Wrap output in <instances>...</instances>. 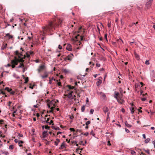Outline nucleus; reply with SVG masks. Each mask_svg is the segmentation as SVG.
<instances>
[{
    "mask_svg": "<svg viewBox=\"0 0 155 155\" xmlns=\"http://www.w3.org/2000/svg\"><path fill=\"white\" fill-rule=\"evenodd\" d=\"M45 140L46 141H47V142L46 143V145H49V142L48 141H47V140L46 139H45Z\"/></svg>",
    "mask_w": 155,
    "mask_h": 155,
    "instance_id": "a18cd8bd",
    "label": "nucleus"
},
{
    "mask_svg": "<svg viewBox=\"0 0 155 155\" xmlns=\"http://www.w3.org/2000/svg\"><path fill=\"white\" fill-rule=\"evenodd\" d=\"M53 128L55 129L56 130H60V128L58 127H56L55 128L54 127H53Z\"/></svg>",
    "mask_w": 155,
    "mask_h": 155,
    "instance_id": "2f4dec72",
    "label": "nucleus"
},
{
    "mask_svg": "<svg viewBox=\"0 0 155 155\" xmlns=\"http://www.w3.org/2000/svg\"><path fill=\"white\" fill-rule=\"evenodd\" d=\"M141 100L143 101H145V100H146V98L145 97H142L141 98Z\"/></svg>",
    "mask_w": 155,
    "mask_h": 155,
    "instance_id": "c9c22d12",
    "label": "nucleus"
},
{
    "mask_svg": "<svg viewBox=\"0 0 155 155\" xmlns=\"http://www.w3.org/2000/svg\"><path fill=\"white\" fill-rule=\"evenodd\" d=\"M26 55H27V57L28 58H29L30 56V54L28 53H26Z\"/></svg>",
    "mask_w": 155,
    "mask_h": 155,
    "instance_id": "09e8293b",
    "label": "nucleus"
},
{
    "mask_svg": "<svg viewBox=\"0 0 155 155\" xmlns=\"http://www.w3.org/2000/svg\"><path fill=\"white\" fill-rule=\"evenodd\" d=\"M54 108V107H51L50 109H51V110H50L49 112L50 113L52 112Z\"/></svg>",
    "mask_w": 155,
    "mask_h": 155,
    "instance_id": "bb28decb",
    "label": "nucleus"
},
{
    "mask_svg": "<svg viewBox=\"0 0 155 155\" xmlns=\"http://www.w3.org/2000/svg\"><path fill=\"white\" fill-rule=\"evenodd\" d=\"M60 141L59 139H56V141H55L54 142L56 146L58 145V144L59 143Z\"/></svg>",
    "mask_w": 155,
    "mask_h": 155,
    "instance_id": "6ab92c4d",
    "label": "nucleus"
},
{
    "mask_svg": "<svg viewBox=\"0 0 155 155\" xmlns=\"http://www.w3.org/2000/svg\"><path fill=\"white\" fill-rule=\"evenodd\" d=\"M14 141L15 142V143H18V142H19V141L17 139H15V140H14Z\"/></svg>",
    "mask_w": 155,
    "mask_h": 155,
    "instance_id": "4d7b16f0",
    "label": "nucleus"
},
{
    "mask_svg": "<svg viewBox=\"0 0 155 155\" xmlns=\"http://www.w3.org/2000/svg\"><path fill=\"white\" fill-rule=\"evenodd\" d=\"M67 87L70 90H72L74 89V90H76V89L74 86H72L70 85H67Z\"/></svg>",
    "mask_w": 155,
    "mask_h": 155,
    "instance_id": "f3484780",
    "label": "nucleus"
},
{
    "mask_svg": "<svg viewBox=\"0 0 155 155\" xmlns=\"http://www.w3.org/2000/svg\"><path fill=\"white\" fill-rule=\"evenodd\" d=\"M122 96H121V95L120 96V95L119 93L118 92H117L116 91H114V97L116 99L121 97Z\"/></svg>",
    "mask_w": 155,
    "mask_h": 155,
    "instance_id": "20e7f679",
    "label": "nucleus"
},
{
    "mask_svg": "<svg viewBox=\"0 0 155 155\" xmlns=\"http://www.w3.org/2000/svg\"><path fill=\"white\" fill-rule=\"evenodd\" d=\"M111 43H112V45H114V46H117V41H116V42H114V41H112L111 42Z\"/></svg>",
    "mask_w": 155,
    "mask_h": 155,
    "instance_id": "393cba45",
    "label": "nucleus"
},
{
    "mask_svg": "<svg viewBox=\"0 0 155 155\" xmlns=\"http://www.w3.org/2000/svg\"><path fill=\"white\" fill-rule=\"evenodd\" d=\"M24 141H20L19 142H18V144H20V143H24Z\"/></svg>",
    "mask_w": 155,
    "mask_h": 155,
    "instance_id": "0e129e2a",
    "label": "nucleus"
},
{
    "mask_svg": "<svg viewBox=\"0 0 155 155\" xmlns=\"http://www.w3.org/2000/svg\"><path fill=\"white\" fill-rule=\"evenodd\" d=\"M70 130L71 131L74 132L75 130L74 128H70Z\"/></svg>",
    "mask_w": 155,
    "mask_h": 155,
    "instance_id": "58836bf2",
    "label": "nucleus"
},
{
    "mask_svg": "<svg viewBox=\"0 0 155 155\" xmlns=\"http://www.w3.org/2000/svg\"><path fill=\"white\" fill-rule=\"evenodd\" d=\"M48 74L47 72L45 71L44 72V75H41V77L42 79L48 77Z\"/></svg>",
    "mask_w": 155,
    "mask_h": 155,
    "instance_id": "1a4fd4ad",
    "label": "nucleus"
},
{
    "mask_svg": "<svg viewBox=\"0 0 155 155\" xmlns=\"http://www.w3.org/2000/svg\"><path fill=\"white\" fill-rule=\"evenodd\" d=\"M80 37V40L81 41H82L83 40V37L84 36L82 35L80 36V35L78 34L77 36H76L75 37V40H76L77 41H78V43L79 45H80L81 44L80 41L78 40V39H79L78 38V37Z\"/></svg>",
    "mask_w": 155,
    "mask_h": 155,
    "instance_id": "7ed1b4c3",
    "label": "nucleus"
},
{
    "mask_svg": "<svg viewBox=\"0 0 155 155\" xmlns=\"http://www.w3.org/2000/svg\"><path fill=\"white\" fill-rule=\"evenodd\" d=\"M62 22V20L57 19H55L53 21H50L48 25L45 26L43 28V31L44 33L50 31H53L55 30V28L59 26Z\"/></svg>",
    "mask_w": 155,
    "mask_h": 155,
    "instance_id": "f257e3e1",
    "label": "nucleus"
},
{
    "mask_svg": "<svg viewBox=\"0 0 155 155\" xmlns=\"http://www.w3.org/2000/svg\"><path fill=\"white\" fill-rule=\"evenodd\" d=\"M18 136L19 137H18L19 139H20V137H23V135L21 134H18Z\"/></svg>",
    "mask_w": 155,
    "mask_h": 155,
    "instance_id": "ea45409f",
    "label": "nucleus"
},
{
    "mask_svg": "<svg viewBox=\"0 0 155 155\" xmlns=\"http://www.w3.org/2000/svg\"><path fill=\"white\" fill-rule=\"evenodd\" d=\"M103 110L104 113H107L108 112V109L106 107H104L103 108Z\"/></svg>",
    "mask_w": 155,
    "mask_h": 155,
    "instance_id": "4468645a",
    "label": "nucleus"
},
{
    "mask_svg": "<svg viewBox=\"0 0 155 155\" xmlns=\"http://www.w3.org/2000/svg\"><path fill=\"white\" fill-rule=\"evenodd\" d=\"M80 149H79V148H78L76 150V152L78 153H80L81 152V151H80L79 152V150H80Z\"/></svg>",
    "mask_w": 155,
    "mask_h": 155,
    "instance_id": "c756f323",
    "label": "nucleus"
},
{
    "mask_svg": "<svg viewBox=\"0 0 155 155\" xmlns=\"http://www.w3.org/2000/svg\"><path fill=\"white\" fill-rule=\"evenodd\" d=\"M64 96L65 97H67L69 98H71L72 97V94H71V93H69L67 94H64Z\"/></svg>",
    "mask_w": 155,
    "mask_h": 155,
    "instance_id": "ddd939ff",
    "label": "nucleus"
},
{
    "mask_svg": "<svg viewBox=\"0 0 155 155\" xmlns=\"http://www.w3.org/2000/svg\"><path fill=\"white\" fill-rule=\"evenodd\" d=\"M101 83V82H100V81H97V85L98 86V85L100 84Z\"/></svg>",
    "mask_w": 155,
    "mask_h": 155,
    "instance_id": "3c124183",
    "label": "nucleus"
},
{
    "mask_svg": "<svg viewBox=\"0 0 155 155\" xmlns=\"http://www.w3.org/2000/svg\"><path fill=\"white\" fill-rule=\"evenodd\" d=\"M28 77H27L25 78V83L26 84L28 83Z\"/></svg>",
    "mask_w": 155,
    "mask_h": 155,
    "instance_id": "b1692460",
    "label": "nucleus"
},
{
    "mask_svg": "<svg viewBox=\"0 0 155 155\" xmlns=\"http://www.w3.org/2000/svg\"><path fill=\"white\" fill-rule=\"evenodd\" d=\"M66 49L69 51H71L72 50V46L70 44H68L67 45Z\"/></svg>",
    "mask_w": 155,
    "mask_h": 155,
    "instance_id": "9b49d317",
    "label": "nucleus"
},
{
    "mask_svg": "<svg viewBox=\"0 0 155 155\" xmlns=\"http://www.w3.org/2000/svg\"><path fill=\"white\" fill-rule=\"evenodd\" d=\"M117 44H118L119 47L122 46V43H123V41L120 38H119L116 40Z\"/></svg>",
    "mask_w": 155,
    "mask_h": 155,
    "instance_id": "39448f33",
    "label": "nucleus"
},
{
    "mask_svg": "<svg viewBox=\"0 0 155 155\" xmlns=\"http://www.w3.org/2000/svg\"><path fill=\"white\" fill-rule=\"evenodd\" d=\"M150 140V139L149 138H147V139H146V140L145 141V143H147L149 142Z\"/></svg>",
    "mask_w": 155,
    "mask_h": 155,
    "instance_id": "a878e982",
    "label": "nucleus"
},
{
    "mask_svg": "<svg viewBox=\"0 0 155 155\" xmlns=\"http://www.w3.org/2000/svg\"><path fill=\"white\" fill-rule=\"evenodd\" d=\"M15 54L18 56V58L17 57L15 56L14 59L11 61V63L12 64L11 67L13 68L15 67L16 65H17L18 62L23 63L24 61V59L25 58V56L24 55V57H22V55L21 53L18 52V51H16L15 52Z\"/></svg>",
    "mask_w": 155,
    "mask_h": 155,
    "instance_id": "f03ea898",
    "label": "nucleus"
},
{
    "mask_svg": "<svg viewBox=\"0 0 155 155\" xmlns=\"http://www.w3.org/2000/svg\"><path fill=\"white\" fill-rule=\"evenodd\" d=\"M118 90H119V91H120L121 95V96H123V93H122L123 90L122 89L121 87H119V88Z\"/></svg>",
    "mask_w": 155,
    "mask_h": 155,
    "instance_id": "4be33fe9",
    "label": "nucleus"
},
{
    "mask_svg": "<svg viewBox=\"0 0 155 155\" xmlns=\"http://www.w3.org/2000/svg\"><path fill=\"white\" fill-rule=\"evenodd\" d=\"M91 123V122L90 121H87V122H86V126H87L89 124Z\"/></svg>",
    "mask_w": 155,
    "mask_h": 155,
    "instance_id": "72a5a7b5",
    "label": "nucleus"
},
{
    "mask_svg": "<svg viewBox=\"0 0 155 155\" xmlns=\"http://www.w3.org/2000/svg\"><path fill=\"white\" fill-rule=\"evenodd\" d=\"M24 67V64L22 62V63H21L20 64V65H19L18 67V68H23Z\"/></svg>",
    "mask_w": 155,
    "mask_h": 155,
    "instance_id": "aec40b11",
    "label": "nucleus"
},
{
    "mask_svg": "<svg viewBox=\"0 0 155 155\" xmlns=\"http://www.w3.org/2000/svg\"><path fill=\"white\" fill-rule=\"evenodd\" d=\"M97 94L100 95L101 97L104 98L105 97V95L104 94L101 92H97Z\"/></svg>",
    "mask_w": 155,
    "mask_h": 155,
    "instance_id": "f8f14e48",
    "label": "nucleus"
},
{
    "mask_svg": "<svg viewBox=\"0 0 155 155\" xmlns=\"http://www.w3.org/2000/svg\"><path fill=\"white\" fill-rule=\"evenodd\" d=\"M83 134L85 136H87L89 135V133L88 132H87L86 133H84Z\"/></svg>",
    "mask_w": 155,
    "mask_h": 155,
    "instance_id": "de8ad7c7",
    "label": "nucleus"
},
{
    "mask_svg": "<svg viewBox=\"0 0 155 155\" xmlns=\"http://www.w3.org/2000/svg\"><path fill=\"white\" fill-rule=\"evenodd\" d=\"M129 42L130 43V44H134L135 43V41L134 40H131L130 41H129Z\"/></svg>",
    "mask_w": 155,
    "mask_h": 155,
    "instance_id": "c85d7f7f",
    "label": "nucleus"
},
{
    "mask_svg": "<svg viewBox=\"0 0 155 155\" xmlns=\"http://www.w3.org/2000/svg\"><path fill=\"white\" fill-rule=\"evenodd\" d=\"M145 64H146V65H149V64H150V63L149 62V61H148V60H146V62H145Z\"/></svg>",
    "mask_w": 155,
    "mask_h": 155,
    "instance_id": "c03bdc74",
    "label": "nucleus"
},
{
    "mask_svg": "<svg viewBox=\"0 0 155 155\" xmlns=\"http://www.w3.org/2000/svg\"><path fill=\"white\" fill-rule=\"evenodd\" d=\"M59 49L60 50H61L62 49V47L60 45H59L58 47Z\"/></svg>",
    "mask_w": 155,
    "mask_h": 155,
    "instance_id": "864d4df0",
    "label": "nucleus"
},
{
    "mask_svg": "<svg viewBox=\"0 0 155 155\" xmlns=\"http://www.w3.org/2000/svg\"><path fill=\"white\" fill-rule=\"evenodd\" d=\"M138 23V21H137V22H136V23H132V25H130V26L131 27L132 26V25H136Z\"/></svg>",
    "mask_w": 155,
    "mask_h": 155,
    "instance_id": "cd10ccee",
    "label": "nucleus"
},
{
    "mask_svg": "<svg viewBox=\"0 0 155 155\" xmlns=\"http://www.w3.org/2000/svg\"><path fill=\"white\" fill-rule=\"evenodd\" d=\"M73 56H74L73 54H71L70 55L67 56L66 57V59H67L69 60L70 61H71L72 60V59Z\"/></svg>",
    "mask_w": 155,
    "mask_h": 155,
    "instance_id": "0eeeda50",
    "label": "nucleus"
},
{
    "mask_svg": "<svg viewBox=\"0 0 155 155\" xmlns=\"http://www.w3.org/2000/svg\"><path fill=\"white\" fill-rule=\"evenodd\" d=\"M125 124L126 126L128 128H130L132 127L131 125H130L128 124L127 121H125Z\"/></svg>",
    "mask_w": 155,
    "mask_h": 155,
    "instance_id": "dca6fc26",
    "label": "nucleus"
},
{
    "mask_svg": "<svg viewBox=\"0 0 155 155\" xmlns=\"http://www.w3.org/2000/svg\"><path fill=\"white\" fill-rule=\"evenodd\" d=\"M47 131H44L42 133L43 138H45L47 135H48V134H47Z\"/></svg>",
    "mask_w": 155,
    "mask_h": 155,
    "instance_id": "2eb2a0df",
    "label": "nucleus"
},
{
    "mask_svg": "<svg viewBox=\"0 0 155 155\" xmlns=\"http://www.w3.org/2000/svg\"><path fill=\"white\" fill-rule=\"evenodd\" d=\"M0 93L1 94H5V92L2 91L1 90H0Z\"/></svg>",
    "mask_w": 155,
    "mask_h": 155,
    "instance_id": "4c0bfd02",
    "label": "nucleus"
},
{
    "mask_svg": "<svg viewBox=\"0 0 155 155\" xmlns=\"http://www.w3.org/2000/svg\"><path fill=\"white\" fill-rule=\"evenodd\" d=\"M107 26H108V27L109 28H110L111 27V23H110L109 22H108V23L107 24Z\"/></svg>",
    "mask_w": 155,
    "mask_h": 155,
    "instance_id": "79ce46f5",
    "label": "nucleus"
},
{
    "mask_svg": "<svg viewBox=\"0 0 155 155\" xmlns=\"http://www.w3.org/2000/svg\"><path fill=\"white\" fill-rule=\"evenodd\" d=\"M145 152L148 154H150V152L149 150H145Z\"/></svg>",
    "mask_w": 155,
    "mask_h": 155,
    "instance_id": "603ef678",
    "label": "nucleus"
},
{
    "mask_svg": "<svg viewBox=\"0 0 155 155\" xmlns=\"http://www.w3.org/2000/svg\"><path fill=\"white\" fill-rule=\"evenodd\" d=\"M96 66L97 67H99L100 66V64L97 63L96 64Z\"/></svg>",
    "mask_w": 155,
    "mask_h": 155,
    "instance_id": "8fccbe9b",
    "label": "nucleus"
},
{
    "mask_svg": "<svg viewBox=\"0 0 155 155\" xmlns=\"http://www.w3.org/2000/svg\"><path fill=\"white\" fill-rule=\"evenodd\" d=\"M153 0H149L146 3V6L147 8H149L151 5Z\"/></svg>",
    "mask_w": 155,
    "mask_h": 155,
    "instance_id": "9d476101",
    "label": "nucleus"
},
{
    "mask_svg": "<svg viewBox=\"0 0 155 155\" xmlns=\"http://www.w3.org/2000/svg\"><path fill=\"white\" fill-rule=\"evenodd\" d=\"M14 148V146L11 145L9 146V149L11 150H12Z\"/></svg>",
    "mask_w": 155,
    "mask_h": 155,
    "instance_id": "473e14b6",
    "label": "nucleus"
},
{
    "mask_svg": "<svg viewBox=\"0 0 155 155\" xmlns=\"http://www.w3.org/2000/svg\"><path fill=\"white\" fill-rule=\"evenodd\" d=\"M45 68V66L44 65H41L39 66V68L38 69V72H40L43 70Z\"/></svg>",
    "mask_w": 155,
    "mask_h": 155,
    "instance_id": "423d86ee",
    "label": "nucleus"
},
{
    "mask_svg": "<svg viewBox=\"0 0 155 155\" xmlns=\"http://www.w3.org/2000/svg\"><path fill=\"white\" fill-rule=\"evenodd\" d=\"M117 101H118V103L120 104H122L123 103H124V100L122 99V97L119 98H118L117 99Z\"/></svg>",
    "mask_w": 155,
    "mask_h": 155,
    "instance_id": "6e6552de",
    "label": "nucleus"
},
{
    "mask_svg": "<svg viewBox=\"0 0 155 155\" xmlns=\"http://www.w3.org/2000/svg\"><path fill=\"white\" fill-rule=\"evenodd\" d=\"M38 106H39V105L38 104L36 105H34V107L35 108H38Z\"/></svg>",
    "mask_w": 155,
    "mask_h": 155,
    "instance_id": "680f3d73",
    "label": "nucleus"
},
{
    "mask_svg": "<svg viewBox=\"0 0 155 155\" xmlns=\"http://www.w3.org/2000/svg\"><path fill=\"white\" fill-rule=\"evenodd\" d=\"M10 93L11 94L13 95L15 93V91L12 90V91H11V92H10Z\"/></svg>",
    "mask_w": 155,
    "mask_h": 155,
    "instance_id": "e433bc0d",
    "label": "nucleus"
},
{
    "mask_svg": "<svg viewBox=\"0 0 155 155\" xmlns=\"http://www.w3.org/2000/svg\"><path fill=\"white\" fill-rule=\"evenodd\" d=\"M5 90L7 91L8 92H11V91H12V89L10 88L7 87H5Z\"/></svg>",
    "mask_w": 155,
    "mask_h": 155,
    "instance_id": "a211bd4d",
    "label": "nucleus"
},
{
    "mask_svg": "<svg viewBox=\"0 0 155 155\" xmlns=\"http://www.w3.org/2000/svg\"><path fill=\"white\" fill-rule=\"evenodd\" d=\"M134 107H132V109H131V113L132 114H133L134 113Z\"/></svg>",
    "mask_w": 155,
    "mask_h": 155,
    "instance_id": "a19ab883",
    "label": "nucleus"
},
{
    "mask_svg": "<svg viewBox=\"0 0 155 155\" xmlns=\"http://www.w3.org/2000/svg\"><path fill=\"white\" fill-rule=\"evenodd\" d=\"M92 64V66H94V63H93V62H89V64Z\"/></svg>",
    "mask_w": 155,
    "mask_h": 155,
    "instance_id": "774afa93",
    "label": "nucleus"
},
{
    "mask_svg": "<svg viewBox=\"0 0 155 155\" xmlns=\"http://www.w3.org/2000/svg\"><path fill=\"white\" fill-rule=\"evenodd\" d=\"M104 38L106 39L107 41V34H105L104 36Z\"/></svg>",
    "mask_w": 155,
    "mask_h": 155,
    "instance_id": "6e6d98bb",
    "label": "nucleus"
},
{
    "mask_svg": "<svg viewBox=\"0 0 155 155\" xmlns=\"http://www.w3.org/2000/svg\"><path fill=\"white\" fill-rule=\"evenodd\" d=\"M45 129H49L50 128V127L48 126H45Z\"/></svg>",
    "mask_w": 155,
    "mask_h": 155,
    "instance_id": "5fc2aeb1",
    "label": "nucleus"
},
{
    "mask_svg": "<svg viewBox=\"0 0 155 155\" xmlns=\"http://www.w3.org/2000/svg\"><path fill=\"white\" fill-rule=\"evenodd\" d=\"M135 56L136 58H139V56L137 54H135Z\"/></svg>",
    "mask_w": 155,
    "mask_h": 155,
    "instance_id": "13d9d810",
    "label": "nucleus"
},
{
    "mask_svg": "<svg viewBox=\"0 0 155 155\" xmlns=\"http://www.w3.org/2000/svg\"><path fill=\"white\" fill-rule=\"evenodd\" d=\"M58 86H62L61 83V82H58Z\"/></svg>",
    "mask_w": 155,
    "mask_h": 155,
    "instance_id": "49530a36",
    "label": "nucleus"
},
{
    "mask_svg": "<svg viewBox=\"0 0 155 155\" xmlns=\"http://www.w3.org/2000/svg\"><path fill=\"white\" fill-rule=\"evenodd\" d=\"M107 145H110L111 144L110 143V141H108L107 142Z\"/></svg>",
    "mask_w": 155,
    "mask_h": 155,
    "instance_id": "338daca9",
    "label": "nucleus"
},
{
    "mask_svg": "<svg viewBox=\"0 0 155 155\" xmlns=\"http://www.w3.org/2000/svg\"><path fill=\"white\" fill-rule=\"evenodd\" d=\"M49 118H48L46 120V121L45 122L47 123H49Z\"/></svg>",
    "mask_w": 155,
    "mask_h": 155,
    "instance_id": "e2e57ef3",
    "label": "nucleus"
},
{
    "mask_svg": "<svg viewBox=\"0 0 155 155\" xmlns=\"http://www.w3.org/2000/svg\"><path fill=\"white\" fill-rule=\"evenodd\" d=\"M65 147V145H64V142H63L62 144H61V146L60 147H59V149L60 150L62 149L63 148V147Z\"/></svg>",
    "mask_w": 155,
    "mask_h": 155,
    "instance_id": "412c9836",
    "label": "nucleus"
},
{
    "mask_svg": "<svg viewBox=\"0 0 155 155\" xmlns=\"http://www.w3.org/2000/svg\"><path fill=\"white\" fill-rule=\"evenodd\" d=\"M53 121L51 120H50V122H49V125H51V124H52V125H53L54 124H53Z\"/></svg>",
    "mask_w": 155,
    "mask_h": 155,
    "instance_id": "7c9ffc66",
    "label": "nucleus"
},
{
    "mask_svg": "<svg viewBox=\"0 0 155 155\" xmlns=\"http://www.w3.org/2000/svg\"><path fill=\"white\" fill-rule=\"evenodd\" d=\"M13 37L12 35H10L8 36V39H10L12 38Z\"/></svg>",
    "mask_w": 155,
    "mask_h": 155,
    "instance_id": "69168bd1",
    "label": "nucleus"
},
{
    "mask_svg": "<svg viewBox=\"0 0 155 155\" xmlns=\"http://www.w3.org/2000/svg\"><path fill=\"white\" fill-rule=\"evenodd\" d=\"M4 124V120L3 119H1V120L0 119V126H1V124Z\"/></svg>",
    "mask_w": 155,
    "mask_h": 155,
    "instance_id": "5701e85b",
    "label": "nucleus"
},
{
    "mask_svg": "<svg viewBox=\"0 0 155 155\" xmlns=\"http://www.w3.org/2000/svg\"><path fill=\"white\" fill-rule=\"evenodd\" d=\"M125 131L127 133H129L130 132L129 130L127 128H125Z\"/></svg>",
    "mask_w": 155,
    "mask_h": 155,
    "instance_id": "bf43d9fd",
    "label": "nucleus"
},
{
    "mask_svg": "<svg viewBox=\"0 0 155 155\" xmlns=\"http://www.w3.org/2000/svg\"><path fill=\"white\" fill-rule=\"evenodd\" d=\"M76 96L74 95L72 97V99H74V100H76Z\"/></svg>",
    "mask_w": 155,
    "mask_h": 155,
    "instance_id": "052dcab7",
    "label": "nucleus"
},
{
    "mask_svg": "<svg viewBox=\"0 0 155 155\" xmlns=\"http://www.w3.org/2000/svg\"><path fill=\"white\" fill-rule=\"evenodd\" d=\"M94 110L93 109H91L90 110V112L91 114H92L94 112Z\"/></svg>",
    "mask_w": 155,
    "mask_h": 155,
    "instance_id": "37998d69",
    "label": "nucleus"
},
{
    "mask_svg": "<svg viewBox=\"0 0 155 155\" xmlns=\"http://www.w3.org/2000/svg\"><path fill=\"white\" fill-rule=\"evenodd\" d=\"M85 109V107L84 106H83L82 107V108H81V111H82V112H84Z\"/></svg>",
    "mask_w": 155,
    "mask_h": 155,
    "instance_id": "f704fd0d",
    "label": "nucleus"
}]
</instances>
